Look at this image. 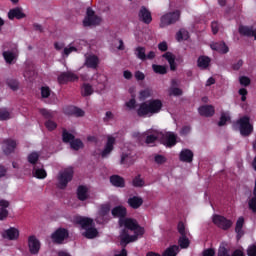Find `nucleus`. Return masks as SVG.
<instances>
[{"label": "nucleus", "instance_id": "obj_1", "mask_svg": "<svg viewBox=\"0 0 256 256\" xmlns=\"http://www.w3.org/2000/svg\"><path fill=\"white\" fill-rule=\"evenodd\" d=\"M161 109H163V101L160 99H151L139 105L137 115L138 117H151L157 115V113H161Z\"/></svg>", "mask_w": 256, "mask_h": 256}, {"label": "nucleus", "instance_id": "obj_2", "mask_svg": "<svg viewBox=\"0 0 256 256\" xmlns=\"http://www.w3.org/2000/svg\"><path fill=\"white\" fill-rule=\"evenodd\" d=\"M76 223L84 230L82 235L86 239H95L99 235V231L93 226V219L79 216L76 218Z\"/></svg>", "mask_w": 256, "mask_h": 256}, {"label": "nucleus", "instance_id": "obj_3", "mask_svg": "<svg viewBox=\"0 0 256 256\" xmlns=\"http://www.w3.org/2000/svg\"><path fill=\"white\" fill-rule=\"evenodd\" d=\"M119 226L125 227L129 231H134L137 235H145V228L141 227L137 220L133 218L119 219Z\"/></svg>", "mask_w": 256, "mask_h": 256}, {"label": "nucleus", "instance_id": "obj_4", "mask_svg": "<svg viewBox=\"0 0 256 256\" xmlns=\"http://www.w3.org/2000/svg\"><path fill=\"white\" fill-rule=\"evenodd\" d=\"M73 168H66L63 171H60L57 176V187L58 189H67V185L73 181Z\"/></svg>", "mask_w": 256, "mask_h": 256}, {"label": "nucleus", "instance_id": "obj_5", "mask_svg": "<svg viewBox=\"0 0 256 256\" xmlns=\"http://www.w3.org/2000/svg\"><path fill=\"white\" fill-rule=\"evenodd\" d=\"M180 17H181V12L179 10H176L174 12H168V13L164 14L160 18L161 29H163L165 27H169V25H173V24L177 23V21H179Z\"/></svg>", "mask_w": 256, "mask_h": 256}, {"label": "nucleus", "instance_id": "obj_6", "mask_svg": "<svg viewBox=\"0 0 256 256\" xmlns=\"http://www.w3.org/2000/svg\"><path fill=\"white\" fill-rule=\"evenodd\" d=\"M242 137H249L253 133V125L249 116H243L237 121Z\"/></svg>", "mask_w": 256, "mask_h": 256}, {"label": "nucleus", "instance_id": "obj_7", "mask_svg": "<svg viewBox=\"0 0 256 256\" xmlns=\"http://www.w3.org/2000/svg\"><path fill=\"white\" fill-rule=\"evenodd\" d=\"M212 222L216 227L219 229H222L223 231H229L231 227H233V221L227 219V217L219 215V214H214L212 217Z\"/></svg>", "mask_w": 256, "mask_h": 256}, {"label": "nucleus", "instance_id": "obj_8", "mask_svg": "<svg viewBox=\"0 0 256 256\" xmlns=\"http://www.w3.org/2000/svg\"><path fill=\"white\" fill-rule=\"evenodd\" d=\"M51 240L54 245H63L66 239H69V230L58 228L51 234Z\"/></svg>", "mask_w": 256, "mask_h": 256}, {"label": "nucleus", "instance_id": "obj_9", "mask_svg": "<svg viewBox=\"0 0 256 256\" xmlns=\"http://www.w3.org/2000/svg\"><path fill=\"white\" fill-rule=\"evenodd\" d=\"M28 250L30 255H39V251H41V241L37 239V236L31 235L28 237Z\"/></svg>", "mask_w": 256, "mask_h": 256}, {"label": "nucleus", "instance_id": "obj_10", "mask_svg": "<svg viewBox=\"0 0 256 256\" xmlns=\"http://www.w3.org/2000/svg\"><path fill=\"white\" fill-rule=\"evenodd\" d=\"M75 81H79V76L71 71L62 72L58 76L59 85H67V83H73Z\"/></svg>", "mask_w": 256, "mask_h": 256}, {"label": "nucleus", "instance_id": "obj_11", "mask_svg": "<svg viewBox=\"0 0 256 256\" xmlns=\"http://www.w3.org/2000/svg\"><path fill=\"white\" fill-rule=\"evenodd\" d=\"M113 149H115V137L109 136L107 138V142L104 146V149L101 152L102 159H107L113 153Z\"/></svg>", "mask_w": 256, "mask_h": 256}, {"label": "nucleus", "instance_id": "obj_12", "mask_svg": "<svg viewBox=\"0 0 256 256\" xmlns=\"http://www.w3.org/2000/svg\"><path fill=\"white\" fill-rule=\"evenodd\" d=\"M161 141L165 147H175V145H177V135L173 132H167L162 135Z\"/></svg>", "mask_w": 256, "mask_h": 256}, {"label": "nucleus", "instance_id": "obj_13", "mask_svg": "<svg viewBox=\"0 0 256 256\" xmlns=\"http://www.w3.org/2000/svg\"><path fill=\"white\" fill-rule=\"evenodd\" d=\"M139 20L142 21V23H145V25L151 24V21H153V17L151 16V11L147 9V7L142 6L138 13Z\"/></svg>", "mask_w": 256, "mask_h": 256}, {"label": "nucleus", "instance_id": "obj_14", "mask_svg": "<svg viewBox=\"0 0 256 256\" xmlns=\"http://www.w3.org/2000/svg\"><path fill=\"white\" fill-rule=\"evenodd\" d=\"M238 33L243 37H254L256 41V29L253 26L240 25L238 28Z\"/></svg>", "mask_w": 256, "mask_h": 256}, {"label": "nucleus", "instance_id": "obj_15", "mask_svg": "<svg viewBox=\"0 0 256 256\" xmlns=\"http://www.w3.org/2000/svg\"><path fill=\"white\" fill-rule=\"evenodd\" d=\"M25 17H27V15L23 13V8L21 7L12 8L8 12V19H10V21H13V19H25Z\"/></svg>", "mask_w": 256, "mask_h": 256}, {"label": "nucleus", "instance_id": "obj_16", "mask_svg": "<svg viewBox=\"0 0 256 256\" xmlns=\"http://www.w3.org/2000/svg\"><path fill=\"white\" fill-rule=\"evenodd\" d=\"M3 239H8L9 241H17L19 239V229L15 227H10L2 233Z\"/></svg>", "mask_w": 256, "mask_h": 256}, {"label": "nucleus", "instance_id": "obj_17", "mask_svg": "<svg viewBox=\"0 0 256 256\" xmlns=\"http://www.w3.org/2000/svg\"><path fill=\"white\" fill-rule=\"evenodd\" d=\"M17 147V142L13 139H6L3 141L2 149L5 155H11Z\"/></svg>", "mask_w": 256, "mask_h": 256}, {"label": "nucleus", "instance_id": "obj_18", "mask_svg": "<svg viewBox=\"0 0 256 256\" xmlns=\"http://www.w3.org/2000/svg\"><path fill=\"white\" fill-rule=\"evenodd\" d=\"M198 113L202 117H213L215 115V107L213 105H203L198 108Z\"/></svg>", "mask_w": 256, "mask_h": 256}, {"label": "nucleus", "instance_id": "obj_19", "mask_svg": "<svg viewBox=\"0 0 256 256\" xmlns=\"http://www.w3.org/2000/svg\"><path fill=\"white\" fill-rule=\"evenodd\" d=\"M245 225V218L243 216H240L236 221L235 226V233L237 234V240L241 239L245 235V232L243 231V227Z\"/></svg>", "mask_w": 256, "mask_h": 256}, {"label": "nucleus", "instance_id": "obj_20", "mask_svg": "<svg viewBox=\"0 0 256 256\" xmlns=\"http://www.w3.org/2000/svg\"><path fill=\"white\" fill-rule=\"evenodd\" d=\"M211 49L213 51H217L218 53H222L225 55L226 53H229V46L225 44V42H214L210 45Z\"/></svg>", "mask_w": 256, "mask_h": 256}, {"label": "nucleus", "instance_id": "obj_21", "mask_svg": "<svg viewBox=\"0 0 256 256\" xmlns=\"http://www.w3.org/2000/svg\"><path fill=\"white\" fill-rule=\"evenodd\" d=\"M9 205V201L5 199L0 200V221H5L9 217V210H7Z\"/></svg>", "mask_w": 256, "mask_h": 256}, {"label": "nucleus", "instance_id": "obj_22", "mask_svg": "<svg viewBox=\"0 0 256 256\" xmlns=\"http://www.w3.org/2000/svg\"><path fill=\"white\" fill-rule=\"evenodd\" d=\"M84 65L88 69H97L99 67V57L97 55H89L86 57Z\"/></svg>", "mask_w": 256, "mask_h": 256}, {"label": "nucleus", "instance_id": "obj_23", "mask_svg": "<svg viewBox=\"0 0 256 256\" xmlns=\"http://www.w3.org/2000/svg\"><path fill=\"white\" fill-rule=\"evenodd\" d=\"M193 157V151L190 149H183L179 155V159L182 161V163H193Z\"/></svg>", "mask_w": 256, "mask_h": 256}, {"label": "nucleus", "instance_id": "obj_24", "mask_svg": "<svg viewBox=\"0 0 256 256\" xmlns=\"http://www.w3.org/2000/svg\"><path fill=\"white\" fill-rule=\"evenodd\" d=\"M211 65V58L209 56H199L197 59V67L201 69L202 71H205V69H209V66Z\"/></svg>", "mask_w": 256, "mask_h": 256}, {"label": "nucleus", "instance_id": "obj_25", "mask_svg": "<svg viewBox=\"0 0 256 256\" xmlns=\"http://www.w3.org/2000/svg\"><path fill=\"white\" fill-rule=\"evenodd\" d=\"M113 217H118L119 219H126L127 217V208L125 206H116L112 209Z\"/></svg>", "mask_w": 256, "mask_h": 256}, {"label": "nucleus", "instance_id": "obj_26", "mask_svg": "<svg viewBox=\"0 0 256 256\" xmlns=\"http://www.w3.org/2000/svg\"><path fill=\"white\" fill-rule=\"evenodd\" d=\"M110 183L113 185V187L123 189L125 187V178L119 175H112L110 176Z\"/></svg>", "mask_w": 256, "mask_h": 256}, {"label": "nucleus", "instance_id": "obj_27", "mask_svg": "<svg viewBox=\"0 0 256 256\" xmlns=\"http://www.w3.org/2000/svg\"><path fill=\"white\" fill-rule=\"evenodd\" d=\"M66 115H74L75 117H85V111L79 107L69 106L65 109Z\"/></svg>", "mask_w": 256, "mask_h": 256}, {"label": "nucleus", "instance_id": "obj_28", "mask_svg": "<svg viewBox=\"0 0 256 256\" xmlns=\"http://www.w3.org/2000/svg\"><path fill=\"white\" fill-rule=\"evenodd\" d=\"M127 203L131 209H139V207L143 205V198L139 196H133L128 199Z\"/></svg>", "mask_w": 256, "mask_h": 256}, {"label": "nucleus", "instance_id": "obj_29", "mask_svg": "<svg viewBox=\"0 0 256 256\" xmlns=\"http://www.w3.org/2000/svg\"><path fill=\"white\" fill-rule=\"evenodd\" d=\"M163 59H166L170 65V70L171 71H176L177 70V64L175 63V55L171 52H166L162 55Z\"/></svg>", "mask_w": 256, "mask_h": 256}, {"label": "nucleus", "instance_id": "obj_30", "mask_svg": "<svg viewBox=\"0 0 256 256\" xmlns=\"http://www.w3.org/2000/svg\"><path fill=\"white\" fill-rule=\"evenodd\" d=\"M101 18L99 16L85 17L83 20L84 27H91V25H99Z\"/></svg>", "mask_w": 256, "mask_h": 256}, {"label": "nucleus", "instance_id": "obj_31", "mask_svg": "<svg viewBox=\"0 0 256 256\" xmlns=\"http://www.w3.org/2000/svg\"><path fill=\"white\" fill-rule=\"evenodd\" d=\"M131 243V235L127 232V229H123L120 235V245L121 247H127Z\"/></svg>", "mask_w": 256, "mask_h": 256}, {"label": "nucleus", "instance_id": "obj_32", "mask_svg": "<svg viewBox=\"0 0 256 256\" xmlns=\"http://www.w3.org/2000/svg\"><path fill=\"white\" fill-rule=\"evenodd\" d=\"M39 113H40V115H42V117L44 119H46V121H51V120L55 119V111H53V110L41 108L39 110Z\"/></svg>", "mask_w": 256, "mask_h": 256}, {"label": "nucleus", "instance_id": "obj_33", "mask_svg": "<svg viewBox=\"0 0 256 256\" xmlns=\"http://www.w3.org/2000/svg\"><path fill=\"white\" fill-rule=\"evenodd\" d=\"M89 190L86 188V186H79L78 189H77V197L79 199V201H87L88 199V195H87V192Z\"/></svg>", "mask_w": 256, "mask_h": 256}, {"label": "nucleus", "instance_id": "obj_34", "mask_svg": "<svg viewBox=\"0 0 256 256\" xmlns=\"http://www.w3.org/2000/svg\"><path fill=\"white\" fill-rule=\"evenodd\" d=\"M92 93H94L93 86L89 83H84L81 87L82 97H90Z\"/></svg>", "mask_w": 256, "mask_h": 256}, {"label": "nucleus", "instance_id": "obj_35", "mask_svg": "<svg viewBox=\"0 0 256 256\" xmlns=\"http://www.w3.org/2000/svg\"><path fill=\"white\" fill-rule=\"evenodd\" d=\"M145 47L143 46H138L135 49V55L137 59H140V61H147V54H145Z\"/></svg>", "mask_w": 256, "mask_h": 256}, {"label": "nucleus", "instance_id": "obj_36", "mask_svg": "<svg viewBox=\"0 0 256 256\" xmlns=\"http://www.w3.org/2000/svg\"><path fill=\"white\" fill-rule=\"evenodd\" d=\"M153 95V90L151 88H145L139 92L138 99L139 101H145V99H149Z\"/></svg>", "mask_w": 256, "mask_h": 256}, {"label": "nucleus", "instance_id": "obj_37", "mask_svg": "<svg viewBox=\"0 0 256 256\" xmlns=\"http://www.w3.org/2000/svg\"><path fill=\"white\" fill-rule=\"evenodd\" d=\"M33 174L36 179H45L47 177V171L43 168H37V166H34Z\"/></svg>", "mask_w": 256, "mask_h": 256}, {"label": "nucleus", "instance_id": "obj_38", "mask_svg": "<svg viewBox=\"0 0 256 256\" xmlns=\"http://www.w3.org/2000/svg\"><path fill=\"white\" fill-rule=\"evenodd\" d=\"M177 253H179V246L172 245L164 251L162 256H177Z\"/></svg>", "mask_w": 256, "mask_h": 256}, {"label": "nucleus", "instance_id": "obj_39", "mask_svg": "<svg viewBox=\"0 0 256 256\" xmlns=\"http://www.w3.org/2000/svg\"><path fill=\"white\" fill-rule=\"evenodd\" d=\"M70 146L74 151H79V149H83V147H85L83 141L79 138H74L73 141L70 142Z\"/></svg>", "mask_w": 256, "mask_h": 256}, {"label": "nucleus", "instance_id": "obj_40", "mask_svg": "<svg viewBox=\"0 0 256 256\" xmlns=\"http://www.w3.org/2000/svg\"><path fill=\"white\" fill-rule=\"evenodd\" d=\"M176 39L177 41H187V39H189V32L185 29H180L177 33H176Z\"/></svg>", "mask_w": 256, "mask_h": 256}, {"label": "nucleus", "instance_id": "obj_41", "mask_svg": "<svg viewBox=\"0 0 256 256\" xmlns=\"http://www.w3.org/2000/svg\"><path fill=\"white\" fill-rule=\"evenodd\" d=\"M152 69L154 73H157L158 75H167V66L153 64Z\"/></svg>", "mask_w": 256, "mask_h": 256}, {"label": "nucleus", "instance_id": "obj_42", "mask_svg": "<svg viewBox=\"0 0 256 256\" xmlns=\"http://www.w3.org/2000/svg\"><path fill=\"white\" fill-rule=\"evenodd\" d=\"M2 55L4 57L5 62L8 63V65H11L13 61H15V53L11 51H4Z\"/></svg>", "mask_w": 256, "mask_h": 256}, {"label": "nucleus", "instance_id": "obj_43", "mask_svg": "<svg viewBox=\"0 0 256 256\" xmlns=\"http://www.w3.org/2000/svg\"><path fill=\"white\" fill-rule=\"evenodd\" d=\"M75 139V135L69 133L67 129H63L62 131V141L63 143H71Z\"/></svg>", "mask_w": 256, "mask_h": 256}, {"label": "nucleus", "instance_id": "obj_44", "mask_svg": "<svg viewBox=\"0 0 256 256\" xmlns=\"http://www.w3.org/2000/svg\"><path fill=\"white\" fill-rule=\"evenodd\" d=\"M39 154L37 152H32L28 155V163L37 167V162L39 161Z\"/></svg>", "mask_w": 256, "mask_h": 256}, {"label": "nucleus", "instance_id": "obj_45", "mask_svg": "<svg viewBox=\"0 0 256 256\" xmlns=\"http://www.w3.org/2000/svg\"><path fill=\"white\" fill-rule=\"evenodd\" d=\"M178 244L181 247V249H187L189 245H191V242L189 241V238H187V235H185L179 238Z\"/></svg>", "mask_w": 256, "mask_h": 256}, {"label": "nucleus", "instance_id": "obj_46", "mask_svg": "<svg viewBox=\"0 0 256 256\" xmlns=\"http://www.w3.org/2000/svg\"><path fill=\"white\" fill-rule=\"evenodd\" d=\"M11 119V112L7 108L0 109V121H9Z\"/></svg>", "mask_w": 256, "mask_h": 256}, {"label": "nucleus", "instance_id": "obj_47", "mask_svg": "<svg viewBox=\"0 0 256 256\" xmlns=\"http://www.w3.org/2000/svg\"><path fill=\"white\" fill-rule=\"evenodd\" d=\"M132 185L133 187H143V185H145V181L141 179V175L138 174L136 177H134Z\"/></svg>", "mask_w": 256, "mask_h": 256}, {"label": "nucleus", "instance_id": "obj_48", "mask_svg": "<svg viewBox=\"0 0 256 256\" xmlns=\"http://www.w3.org/2000/svg\"><path fill=\"white\" fill-rule=\"evenodd\" d=\"M44 125L49 131H55L57 129V122L53 120H46Z\"/></svg>", "mask_w": 256, "mask_h": 256}, {"label": "nucleus", "instance_id": "obj_49", "mask_svg": "<svg viewBox=\"0 0 256 256\" xmlns=\"http://www.w3.org/2000/svg\"><path fill=\"white\" fill-rule=\"evenodd\" d=\"M227 121H231V117L225 115V113L221 114L220 120L218 122V127H223L227 124Z\"/></svg>", "mask_w": 256, "mask_h": 256}, {"label": "nucleus", "instance_id": "obj_50", "mask_svg": "<svg viewBox=\"0 0 256 256\" xmlns=\"http://www.w3.org/2000/svg\"><path fill=\"white\" fill-rule=\"evenodd\" d=\"M50 96H51V89L47 86H43L41 88V97L43 99H49Z\"/></svg>", "mask_w": 256, "mask_h": 256}, {"label": "nucleus", "instance_id": "obj_51", "mask_svg": "<svg viewBox=\"0 0 256 256\" xmlns=\"http://www.w3.org/2000/svg\"><path fill=\"white\" fill-rule=\"evenodd\" d=\"M109 211H111V206L109 204H104L100 207V215L102 217L109 215Z\"/></svg>", "mask_w": 256, "mask_h": 256}, {"label": "nucleus", "instance_id": "obj_52", "mask_svg": "<svg viewBox=\"0 0 256 256\" xmlns=\"http://www.w3.org/2000/svg\"><path fill=\"white\" fill-rule=\"evenodd\" d=\"M8 87L12 89V91H17L19 89V82L14 79H10L7 81Z\"/></svg>", "mask_w": 256, "mask_h": 256}, {"label": "nucleus", "instance_id": "obj_53", "mask_svg": "<svg viewBox=\"0 0 256 256\" xmlns=\"http://www.w3.org/2000/svg\"><path fill=\"white\" fill-rule=\"evenodd\" d=\"M154 161L157 165H163L164 163H167V158L161 154H157L154 157Z\"/></svg>", "mask_w": 256, "mask_h": 256}, {"label": "nucleus", "instance_id": "obj_54", "mask_svg": "<svg viewBox=\"0 0 256 256\" xmlns=\"http://www.w3.org/2000/svg\"><path fill=\"white\" fill-rule=\"evenodd\" d=\"M239 83L243 87H249L251 85V79L249 77H247V76H241L239 78Z\"/></svg>", "mask_w": 256, "mask_h": 256}, {"label": "nucleus", "instance_id": "obj_55", "mask_svg": "<svg viewBox=\"0 0 256 256\" xmlns=\"http://www.w3.org/2000/svg\"><path fill=\"white\" fill-rule=\"evenodd\" d=\"M73 52H77V47H74V46L65 47L63 50V55L65 57H69V55H71V53Z\"/></svg>", "mask_w": 256, "mask_h": 256}, {"label": "nucleus", "instance_id": "obj_56", "mask_svg": "<svg viewBox=\"0 0 256 256\" xmlns=\"http://www.w3.org/2000/svg\"><path fill=\"white\" fill-rule=\"evenodd\" d=\"M158 137L154 134L148 135L146 137L145 143L147 145H151V143H155V141H157Z\"/></svg>", "mask_w": 256, "mask_h": 256}, {"label": "nucleus", "instance_id": "obj_57", "mask_svg": "<svg viewBox=\"0 0 256 256\" xmlns=\"http://www.w3.org/2000/svg\"><path fill=\"white\" fill-rule=\"evenodd\" d=\"M217 256H231V255L229 254V250L224 246H222L218 249Z\"/></svg>", "mask_w": 256, "mask_h": 256}, {"label": "nucleus", "instance_id": "obj_58", "mask_svg": "<svg viewBox=\"0 0 256 256\" xmlns=\"http://www.w3.org/2000/svg\"><path fill=\"white\" fill-rule=\"evenodd\" d=\"M177 229H178V233H180L181 236L187 235V232L185 231V224L183 222L178 223Z\"/></svg>", "mask_w": 256, "mask_h": 256}, {"label": "nucleus", "instance_id": "obj_59", "mask_svg": "<svg viewBox=\"0 0 256 256\" xmlns=\"http://www.w3.org/2000/svg\"><path fill=\"white\" fill-rule=\"evenodd\" d=\"M248 256H256V244H252L247 249Z\"/></svg>", "mask_w": 256, "mask_h": 256}, {"label": "nucleus", "instance_id": "obj_60", "mask_svg": "<svg viewBox=\"0 0 256 256\" xmlns=\"http://www.w3.org/2000/svg\"><path fill=\"white\" fill-rule=\"evenodd\" d=\"M126 107H128V109H135V107H137V100H135V98L130 99L126 102Z\"/></svg>", "mask_w": 256, "mask_h": 256}, {"label": "nucleus", "instance_id": "obj_61", "mask_svg": "<svg viewBox=\"0 0 256 256\" xmlns=\"http://www.w3.org/2000/svg\"><path fill=\"white\" fill-rule=\"evenodd\" d=\"M189 133H191V127L190 126L182 127V129L180 131V135L185 137V136L189 135Z\"/></svg>", "mask_w": 256, "mask_h": 256}, {"label": "nucleus", "instance_id": "obj_62", "mask_svg": "<svg viewBox=\"0 0 256 256\" xmlns=\"http://www.w3.org/2000/svg\"><path fill=\"white\" fill-rule=\"evenodd\" d=\"M202 256H215V249L213 248L205 249L202 253Z\"/></svg>", "mask_w": 256, "mask_h": 256}, {"label": "nucleus", "instance_id": "obj_63", "mask_svg": "<svg viewBox=\"0 0 256 256\" xmlns=\"http://www.w3.org/2000/svg\"><path fill=\"white\" fill-rule=\"evenodd\" d=\"M7 177V167L0 164V179Z\"/></svg>", "mask_w": 256, "mask_h": 256}, {"label": "nucleus", "instance_id": "obj_64", "mask_svg": "<svg viewBox=\"0 0 256 256\" xmlns=\"http://www.w3.org/2000/svg\"><path fill=\"white\" fill-rule=\"evenodd\" d=\"M159 51L165 52L167 49H169V46L167 45V42L163 41L158 44Z\"/></svg>", "mask_w": 256, "mask_h": 256}]
</instances>
